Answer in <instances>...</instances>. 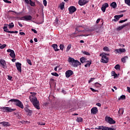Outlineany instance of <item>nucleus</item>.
I'll return each mask as SVG.
<instances>
[{
    "instance_id": "nucleus-1",
    "label": "nucleus",
    "mask_w": 130,
    "mask_h": 130,
    "mask_svg": "<svg viewBox=\"0 0 130 130\" xmlns=\"http://www.w3.org/2000/svg\"><path fill=\"white\" fill-rule=\"evenodd\" d=\"M30 101L32 103L34 106L36 108V109H40V104L39 103V101L37 100V98L36 96H31L29 98Z\"/></svg>"
},
{
    "instance_id": "nucleus-2",
    "label": "nucleus",
    "mask_w": 130,
    "mask_h": 130,
    "mask_svg": "<svg viewBox=\"0 0 130 130\" xmlns=\"http://www.w3.org/2000/svg\"><path fill=\"white\" fill-rule=\"evenodd\" d=\"M9 102H14V105L21 108V109H24V105H23V103L18 99H11L9 100Z\"/></svg>"
},
{
    "instance_id": "nucleus-3",
    "label": "nucleus",
    "mask_w": 130,
    "mask_h": 130,
    "mask_svg": "<svg viewBox=\"0 0 130 130\" xmlns=\"http://www.w3.org/2000/svg\"><path fill=\"white\" fill-rule=\"evenodd\" d=\"M69 62L72 64L73 67L74 68H77L79 66H81V62L79 61L78 60H75L74 58L69 57L68 59Z\"/></svg>"
},
{
    "instance_id": "nucleus-4",
    "label": "nucleus",
    "mask_w": 130,
    "mask_h": 130,
    "mask_svg": "<svg viewBox=\"0 0 130 130\" xmlns=\"http://www.w3.org/2000/svg\"><path fill=\"white\" fill-rule=\"evenodd\" d=\"M0 109H1V111H2V112L10 113L16 111V109H12V108L8 107H1Z\"/></svg>"
},
{
    "instance_id": "nucleus-5",
    "label": "nucleus",
    "mask_w": 130,
    "mask_h": 130,
    "mask_svg": "<svg viewBox=\"0 0 130 130\" xmlns=\"http://www.w3.org/2000/svg\"><path fill=\"white\" fill-rule=\"evenodd\" d=\"M115 127H109L105 126H99L95 128V129H102V130H116Z\"/></svg>"
},
{
    "instance_id": "nucleus-6",
    "label": "nucleus",
    "mask_w": 130,
    "mask_h": 130,
    "mask_svg": "<svg viewBox=\"0 0 130 130\" xmlns=\"http://www.w3.org/2000/svg\"><path fill=\"white\" fill-rule=\"evenodd\" d=\"M105 121L108 122V123H109V124H114L116 122L112 118L108 116H106Z\"/></svg>"
},
{
    "instance_id": "nucleus-7",
    "label": "nucleus",
    "mask_w": 130,
    "mask_h": 130,
    "mask_svg": "<svg viewBox=\"0 0 130 130\" xmlns=\"http://www.w3.org/2000/svg\"><path fill=\"white\" fill-rule=\"evenodd\" d=\"M100 56H102V59L101 60V62H103V63H107V62H108V57L105 55H103V53L100 54Z\"/></svg>"
},
{
    "instance_id": "nucleus-8",
    "label": "nucleus",
    "mask_w": 130,
    "mask_h": 130,
    "mask_svg": "<svg viewBox=\"0 0 130 130\" xmlns=\"http://www.w3.org/2000/svg\"><path fill=\"white\" fill-rule=\"evenodd\" d=\"M32 18L31 15H25L21 17V20H23V21H31Z\"/></svg>"
},
{
    "instance_id": "nucleus-9",
    "label": "nucleus",
    "mask_w": 130,
    "mask_h": 130,
    "mask_svg": "<svg viewBox=\"0 0 130 130\" xmlns=\"http://www.w3.org/2000/svg\"><path fill=\"white\" fill-rule=\"evenodd\" d=\"M66 78H70L71 76H73L74 75V72L71 70H67L65 73Z\"/></svg>"
},
{
    "instance_id": "nucleus-10",
    "label": "nucleus",
    "mask_w": 130,
    "mask_h": 130,
    "mask_svg": "<svg viewBox=\"0 0 130 130\" xmlns=\"http://www.w3.org/2000/svg\"><path fill=\"white\" fill-rule=\"evenodd\" d=\"M7 52H10L9 54L10 56L12 57V58H15L16 57V54H15V51L14 50L9 49L7 50Z\"/></svg>"
},
{
    "instance_id": "nucleus-11",
    "label": "nucleus",
    "mask_w": 130,
    "mask_h": 130,
    "mask_svg": "<svg viewBox=\"0 0 130 130\" xmlns=\"http://www.w3.org/2000/svg\"><path fill=\"white\" fill-rule=\"evenodd\" d=\"M126 50L124 48H120V49H117L114 50V52H115L116 54H117V53H122L123 52H125Z\"/></svg>"
},
{
    "instance_id": "nucleus-12",
    "label": "nucleus",
    "mask_w": 130,
    "mask_h": 130,
    "mask_svg": "<svg viewBox=\"0 0 130 130\" xmlns=\"http://www.w3.org/2000/svg\"><path fill=\"white\" fill-rule=\"evenodd\" d=\"M16 67L19 73H22V64L19 62L16 63Z\"/></svg>"
},
{
    "instance_id": "nucleus-13",
    "label": "nucleus",
    "mask_w": 130,
    "mask_h": 130,
    "mask_svg": "<svg viewBox=\"0 0 130 130\" xmlns=\"http://www.w3.org/2000/svg\"><path fill=\"white\" fill-rule=\"evenodd\" d=\"M24 2L25 4H27V5H30L31 7H35V6H36L35 2H33V1L31 0H24Z\"/></svg>"
},
{
    "instance_id": "nucleus-14",
    "label": "nucleus",
    "mask_w": 130,
    "mask_h": 130,
    "mask_svg": "<svg viewBox=\"0 0 130 130\" xmlns=\"http://www.w3.org/2000/svg\"><path fill=\"white\" fill-rule=\"evenodd\" d=\"M69 14H74L76 11H77V8L75 6H71L69 8Z\"/></svg>"
},
{
    "instance_id": "nucleus-15",
    "label": "nucleus",
    "mask_w": 130,
    "mask_h": 130,
    "mask_svg": "<svg viewBox=\"0 0 130 130\" xmlns=\"http://www.w3.org/2000/svg\"><path fill=\"white\" fill-rule=\"evenodd\" d=\"M0 64L2 66L3 69H7V62L3 59H0Z\"/></svg>"
},
{
    "instance_id": "nucleus-16",
    "label": "nucleus",
    "mask_w": 130,
    "mask_h": 130,
    "mask_svg": "<svg viewBox=\"0 0 130 130\" xmlns=\"http://www.w3.org/2000/svg\"><path fill=\"white\" fill-rule=\"evenodd\" d=\"M89 1L86 0H79L78 1V4L79 6H85V5L88 4Z\"/></svg>"
},
{
    "instance_id": "nucleus-17",
    "label": "nucleus",
    "mask_w": 130,
    "mask_h": 130,
    "mask_svg": "<svg viewBox=\"0 0 130 130\" xmlns=\"http://www.w3.org/2000/svg\"><path fill=\"white\" fill-rule=\"evenodd\" d=\"M109 5L108 3H105V4L103 5L101 8V10L103 13H105L106 11V8H108Z\"/></svg>"
},
{
    "instance_id": "nucleus-18",
    "label": "nucleus",
    "mask_w": 130,
    "mask_h": 130,
    "mask_svg": "<svg viewBox=\"0 0 130 130\" xmlns=\"http://www.w3.org/2000/svg\"><path fill=\"white\" fill-rule=\"evenodd\" d=\"M93 31H95L96 33H101L102 32V28L98 26H95L93 28Z\"/></svg>"
},
{
    "instance_id": "nucleus-19",
    "label": "nucleus",
    "mask_w": 130,
    "mask_h": 130,
    "mask_svg": "<svg viewBox=\"0 0 130 130\" xmlns=\"http://www.w3.org/2000/svg\"><path fill=\"white\" fill-rule=\"evenodd\" d=\"M128 25H129V24L128 23H126L125 24H123L117 27L116 28V30L117 31H120V30H122V29H123L124 27H126V26H128Z\"/></svg>"
},
{
    "instance_id": "nucleus-20",
    "label": "nucleus",
    "mask_w": 130,
    "mask_h": 130,
    "mask_svg": "<svg viewBox=\"0 0 130 130\" xmlns=\"http://www.w3.org/2000/svg\"><path fill=\"white\" fill-rule=\"evenodd\" d=\"M98 112V108L96 107H93L91 109V114H96Z\"/></svg>"
},
{
    "instance_id": "nucleus-21",
    "label": "nucleus",
    "mask_w": 130,
    "mask_h": 130,
    "mask_svg": "<svg viewBox=\"0 0 130 130\" xmlns=\"http://www.w3.org/2000/svg\"><path fill=\"white\" fill-rule=\"evenodd\" d=\"M25 112L28 113V115L31 116L32 115V110H29L28 108L26 107L24 108Z\"/></svg>"
},
{
    "instance_id": "nucleus-22",
    "label": "nucleus",
    "mask_w": 130,
    "mask_h": 130,
    "mask_svg": "<svg viewBox=\"0 0 130 130\" xmlns=\"http://www.w3.org/2000/svg\"><path fill=\"white\" fill-rule=\"evenodd\" d=\"M1 124H2L3 126H10L11 124H10V122H6V121H3L0 123Z\"/></svg>"
},
{
    "instance_id": "nucleus-23",
    "label": "nucleus",
    "mask_w": 130,
    "mask_h": 130,
    "mask_svg": "<svg viewBox=\"0 0 130 130\" xmlns=\"http://www.w3.org/2000/svg\"><path fill=\"white\" fill-rule=\"evenodd\" d=\"M52 47H53L55 51H58L59 50V49H57V44H53V45H52Z\"/></svg>"
},
{
    "instance_id": "nucleus-24",
    "label": "nucleus",
    "mask_w": 130,
    "mask_h": 130,
    "mask_svg": "<svg viewBox=\"0 0 130 130\" xmlns=\"http://www.w3.org/2000/svg\"><path fill=\"white\" fill-rule=\"evenodd\" d=\"M110 6L113 9H115V8L117 7V4H116V3L115 2H113L111 4Z\"/></svg>"
},
{
    "instance_id": "nucleus-25",
    "label": "nucleus",
    "mask_w": 130,
    "mask_h": 130,
    "mask_svg": "<svg viewBox=\"0 0 130 130\" xmlns=\"http://www.w3.org/2000/svg\"><path fill=\"white\" fill-rule=\"evenodd\" d=\"M127 58H128V57L127 56H124V57L122 58H121L122 62H123V63H124L126 59H127Z\"/></svg>"
},
{
    "instance_id": "nucleus-26",
    "label": "nucleus",
    "mask_w": 130,
    "mask_h": 130,
    "mask_svg": "<svg viewBox=\"0 0 130 130\" xmlns=\"http://www.w3.org/2000/svg\"><path fill=\"white\" fill-rule=\"evenodd\" d=\"M7 26H9V29H12V28H14L15 25H14V23L11 22L9 24H7Z\"/></svg>"
},
{
    "instance_id": "nucleus-27",
    "label": "nucleus",
    "mask_w": 130,
    "mask_h": 130,
    "mask_svg": "<svg viewBox=\"0 0 130 130\" xmlns=\"http://www.w3.org/2000/svg\"><path fill=\"white\" fill-rule=\"evenodd\" d=\"M80 60L82 63H84V62H86V60H87V59H85V57H82L80 58Z\"/></svg>"
},
{
    "instance_id": "nucleus-28",
    "label": "nucleus",
    "mask_w": 130,
    "mask_h": 130,
    "mask_svg": "<svg viewBox=\"0 0 130 130\" xmlns=\"http://www.w3.org/2000/svg\"><path fill=\"white\" fill-rule=\"evenodd\" d=\"M3 29L4 32H6L7 33H9V32H10V30H9V29H8L7 26H4Z\"/></svg>"
},
{
    "instance_id": "nucleus-29",
    "label": "nucleus",
    "mask_w": 130,
    "mask_h": 130,
    "mask_svg": "<svg viewBox=\"0 0 130 130\" xmlns=\"http://www.w3.org/2000/svg\"><path fill=\"white\" fill-rule=\"evenodd\" d=\"M76 121H77V122H82L83 121V118L80 117H77Z\"/></svg>"
},
{
    "instance_id": "nucleus-30",
    "label": "nucleus",
    "mask_w": 130,
    "mask_h": 130,
    "mask_svg": "<svg viewBox=\"0 0 130 130\" xmlns=\"http://www.w3.org/2000/svg\"><path fill=\"white\" fill-rule=\"evenodd\" d=\"M124 111L123 108L119 109V110L118 111V113H119V114H123Z\"/></svg>"
},
{
    "instance_id": "nucleus-31",
    "label": "nucleus",
    "mask_w": 130,
    "mask_h": 130,
    "mask_svg": "<svg viewBox=\"0 0 130 130\" xmlns=\"http://www.w3.org/2000/svg\"><path fill=\"white\" fill-rule=\"evenodd\" d=\"M115 19H113V21H114L115 22H117V21H118V20H119V16H118V15H115L114 16Z\"/></svg>"
},
{
    "instance_id": "nucleus-32",
    "label": "nucleus",
    "mask_w": 130,
    "mask_h": 130,
    "mask_svg": "<svg viewBox=\"0 0 130 130\" xmlns=\"http://www.w3.org/2000/svg\"><path fill=\"white\" fill-rule=\"evenodd\" d=\"M125 100V95H122L120 96V98L118 99V100Z\"/></svg>"
},
{
    "instance_id": "nucleus-33",
    "label": "nucleus",
    "mask_w": 130,
    "mask_h": 130,
    "mask_svg": "<svg viewBox=\"0 0 130 130\" xmlns=\"http://www.w3.org/2000/svg\"><path fill=\"white\" fill-rule=\"evenodd\" d=\"M91 63L92 62L88 61V62L86 64H85L84 67H85V68H87V67H90Z\"/></svg>"
},
{
    "instance_id": "nucleus-34",
    "label": "nucleus",
    "mask_w": 130,
    "mask_h": 130,
    "mask_svg": "<svg viewBox=\"0 0 130 130\" xmlns=\"http://www.w3.org/2000/svg\"><path fill=\"white\" fill-rule=\"evenodd\" d=\"M112 76L114 77V78H115L117 77V74L115 73V72L113 71L112 72Z\"/></svg>"
},
{
    "instance_id": "nucleus-35",
    "label": "nucleus",
    "mask_w": 130,
    "mask_h": 130,
    "mask_svg": "<svg viewBox=\"0 0 130 130\" xmlns=\"http://www.w3.org/2000/svg\"><path fill=\"white\" fill-rule=\"evenodd\" d=\"M115 69L116 70H120V65L119 64H116L115 66Z\"/></svg>"
},
{
    "instance_id": "nucleus-36",
    "label": "nucleus",
    "mask_w": 130,
    "mask_h": 130,
    "mask_svg": "<svg viewBox=\"0 0 130 130\" xmlns=\"http://www.w3.org/2000/svg\"><path fill=\"white\" fill-rule=\"evenodd\" d=\"M26 61L27 63H28V64H29L30 66H32V62H31V60H30L29 59H27Z\"/></svg>"
},
{
    "instance_id": "nucleus-37",
    "label": "nucleus",
    "mask_w": 130,
    "mask_h": 130,
    "mask_svg": "<svg viewBox=\"0 0 130 130\" xmlns=\"http://www.w3.org/2000/svg\"><path fill=\"white\" fill-rule=\"evenodd\" d=\"M71 48H72V45L71 44L69 45L67 48L66 51H69Z\"/></svg>"
},
{
    "instance_id": "nucleus-38",
    "label": "nucleus",
    "mask_w": 130,
    "mask_h": 130,
    "mask_svg": "<svg viewBox=\"0 0 130 130\" xmlns=\"http://www.w3.org/2000/svg\"><path fill=\"white\" fill-rule=\"evenodd\" d=\"M125 4L128 5V6H130V0H124Z\"/></svg>"
},
{
    "instance_id": "nucleus-39",
    "label": "nucleus",
    "mask_w": 130,
    "mask_h": 130,
    "mask_svg": "<svg viewBox=\"0 0 130 130\" xmlns=\"http://www.w3.org/2000/svg\"><path fill=\"white\" fill-rule=\"evenodd\" d=\"M6 47H7V45H6V44H3V45L0 46V49H4V48H5Z\"/></svg>"
},
{
    "instance_id": "nucleus-40",
    "label": "nucleus",
    "mask_w": 130,
    "mask_h": 130,
    "mask_svg": "<svg viewBox=\"0 0 130 130\" xmlns=\"http://www.w3.org/2000/svg\"><path fill=\"white\" fill-rule=\"evenodd\" d=\"M103 50L104 51H109V48H108V47H105L104 48H103Z\"/></svg>"
},
{
    "instance_id": "nucleus-41",
    "label": "nucleus",
    "mask_w": 130,
    "mask_h": 130,
    "mask_svg": "<svg viewBox=\"0 0 130 130\" xmlns=\"http://www.w3.org/2000/svg\"><path fill=\"white\" fill-rule=\"evenodd\" d=\"M51 75L52 76H54L55 77H58V76H59L58 74H57V73H55H55H52Z\"/></svg>"
},
{
    "instance_id": "nucleus-42",
    "label": "nucleus",
    "mask_w": 130,
    "mask_h": 130,
    "mask_svg": "<svg viewBox=\"0 0 130 130\" xmlns=\"http://www.w3.org/2000/svg\"><path fill=\"white\" fill-rule=\"evenodd\" d=\"M59 47L61 50H63V49L64 48V46L63 45L60 44Z\"/></svg>"
},
{
    "instance_id": "nucleus-43",
    "label": "nucleus",
    "mask_w": 130,
    "mask_h": 130,
    "mask_svg": "<svg viewBox=\"0 0 130 130\" xmlns=\"http://www.w3.org/2000/svg\"><path fill=\"white\" fill-rule=\"evenodd\" d=\"M43 3L45 7H46L47 6V1H46V0H43Z\"/></svg>"
},
{
    "instance_id": "nucleus-44",
    "label": "nucleus",
    "mask_w": 130,
    "mask_h": 130,
    "mask_svg": "<svg viewBox=\"0 0 130 130\" xmlns=\"http://www.w3.org/2000/svg\"><path fill=\"white\" fill-rule=\"evenodd\" d=\"M83 54H85V55H90V53L87 51H83Z\"/></svg>"
},
{
    "instance_id": "nucleus-45",
    "label": "nucleus",
    "mask_w": 130,
    "mask_h": 130,
    "mask_svg": "<svg viewBox=\"0 0 130 130\" xmlns=\"http://www.w3.org/2000/svg\"><path fill=\"white\" fill-rule=\"evenodd\" d=\"M4 3H6V4H12V2L9 1L8 0H3Z\"/></svg>"
},
{
    "instance_id": "nucleus-46",
    "label": "nucleus",
    "mask_w": 130,
    "mask_h": 130,
    "mask_svg": "<svg viewBox=\"0 0 130 130\" xmlns=\"http://www.w3.org/2000/svg\"><path fill=\"white\" fill-rule=\"evenodd\" d=\"M126 21H127V19L122 20H120V21H119V23H124V22H126Z\"/></svg>"
},
{
    "instance_id": "nucleus-47",
    "label": "nucleus",
    "mask_w": 130,
    "mask_h": 130,
    "mask_svg": "<svg viewBox=\"0 0 130 130\" xmlns=\"http://www.w3.org/2000/svg\"><path fill=\"white\" fill-rule=\"evenodd\" d=\"M101 85L100 84H99L98 82H96V83H95V87H100Z\"/></svg>"
},
{
    "instance_id": "nucleus-48",
    "label": "nucleus",
    "mask_w": 130,
    "mask_h": 130,
    "mask_svg": "<svg viewBox=\"0 0 130 130\" xmlns=\"http://www.w3.org/2000/svg\"><path fill=\"white\" fill-rule=\"evenodd\" d=\"M8 79L9 80V81H12V79H13V77H12L10 75H8Z\"/></svg>"
},
{
    "instance_id": "nucleus-49",
    "label": "nucleus",
    "mask_w": 130,
    "mask_h": 130,
    "mask_svg": "<svg viewBox=\"0 0 130 130\" xmlns=\"http://www.w3.org/2000/svg\"><path fill=\"white\" fill-rule=\"evenodd\" d=\"M60 8L61 10H63V9L64 8V5L63 4L61 5L60 6Z\"/></svg>"
},
{
    "instance_id": "nucleus-50",
    "label": "nucleus",
    "mask_w": 130,
    "mask_h": 130,
    "mask_svg": "<svg viewBox=\"0 0 130 130\" xmlns=\"http://www.w3.org/2000/svg\"><path fill=\"white\" fill-rule=\"evenodd\" d=\"M31 31H32L34 33H35V34H37V30H36V29L32 28Z\"/></svg>"
},
{
    "instance_id": "nucleus-51",
    "label": "nucleus",
    "mask_w": 130,
    "mask_h": 130,
    "mask_svg": "<svg viewBox=\"0 0 130 130\" xmlns=\"http://www.w3.org/2000/svg\"><path fill=\"white\" fill-rule=\"evenodd\" d=\"M90 89H91V90L92 91V92H97V90H95L94 89H93V88L92 87H90Z\"/></svg>"
},
{
    "instance_id": "nucleus-52",
    "label": "nucleus",
    "mask_w": 130,
    "mask_h": 130,
    "mask_svg": "<svg viewBox=\"0 0 130 130\" xmlns=\"http://www.w3.org/2000/svg\"><path fill=\"white\" fill-rule=\"evenodd\" d=\"M55 22L56 23V24H58V18H56L55 20Z\"/></svg>"
},
{
    "instance_id": "nucleus-53",
    "label": "nucleus",
    "mask_w": 130,
    "mask_h": 130,
    "mask_svg": "<svg viewBox=\"0 0 130 130\" xmlns=\"http://www.w3.org/2000/svg\"><path fill=\"white\" fill-rule=\"evenodd\" d=\"M93 80H95V78H91L90 80L88 81V83L90 84L91 82H93Z\"/></svg>"
},
{
    "instance_id": "nucleus-54",
    "label": "nucleus",
    "mask_w": 130,
    "mask_h": 130,
    "mask_svg": "<svg viewBox=\"0 0 130 130\" xmlns=\"http://www.w3.org/2000/svg\"><path fill=\"white\" fill-rule=\"evenodd\" d=\"M9 13H15V14H17V12H16L14 11H13V10H10V11H9Z\"/></svg>"
},
{
    "instance_id": "nucleus-55",
    "label": "nucleus",
    "mask_w": 130,
    "mask_h": 130,
    "mask_svg": "<svg viewBox=\"0 0 130 130\" xmlns=\"http://www.w3.org/2000/svg\"><path fill=\"white\" fill-rule=\"evenodd\" d=\"M78 36L80 37H81H81H83V36H89V35H86V36L85 35H80L77 36V37H78Z\"/></svg>"
},
{
    "instance_id": "nucleus-56",
    "label": "nucleus",
    "mask_w": 130,
    "mask_h": 130,
    "mask_svg": "<svg viewBox=\"0 0 130 130\" xmlns=\"http://www.w3.org/2000/svg\"><path fill=\"white\" fill-rule=\"evenodd\" d=\"M127 91L128 93H130V87L128 86L127 87Z\"/></svg>"
},
{
    "instance_id": "nucleus-57",
    "label": "nucleus",
    "mask_w": 130,
    "mask_h": 130,
    "mask_svg": "<svg viewBox=\"0 0 130 130\" xmlns=\"http://www.w3.org/2000/svg\"><path fill=\"white\" fill-rule=\"evenodd\" d=\"M19 34H20V35H25V34L24 32H20Z\"/></svg>"
},
{
    "instance_id": "nucleus-58",
    "label": "nucleus",
    "mask_w": 130,
    "mask_h": 130,
    "mask_svg": "<svg viewBox=\"0 0 130 130\" xmlns=\"http://www.w3.org/2000/svg\"><path fill=\"white\" fill-rule=\"evenodd\" d=\"M96 105L97 106H99V107H100L101 106V104H100V103H96Z\"/></svg>"
},
{
    "instance_id": "nucleus-59",
    "label": "nucleus",
    "mask_w": 130,
    "mask_h": 130,
    "mask_svg": "<svg viewBox=\"0 0 130 130\" xmlns=\"http://www.w3.org/2000/svg\"><path fill=\"white\" fill-rule=\"evenodd\" d=\"M100 18H99L98 19H97L96 21V23L98 24V23H99V22H100Z\"/></svg>"
},
{
    "instance_id": "nucleus-60",
    "label": "nucleus",
    "mask_w": 130,
    "mask_h": 130,
    "mask_svg": "<svg viewBox=\"0 0 130 130\" xmlns=\"http://www.w3.org/2000/svg\"><path fill=\"white\" fill-rule=\"evenodd\" d=\"M118 16L119 17V19H120V18H122V17H123V14L118 15Z\"/></svg>"
},
{
    "instance_id": "nucleus-61",
    "label": "nucleus",
    "mask_w": 130,
    "mask_h": 130,
    "mask_svg": "<svg viewBox=\"0 0 130 130\" xmlns=\"http://www.w3.org/2000/svg\"><path fill=\"white\" fill-rule=\"evenodd\" d=\"M16 59H15V58H13L12 59V61H13V62H15V61H16Z\"/></svg>"
},
{
    "instance_id": "nucleus-62",
    "label": "nucleus",
    "mask_w": 130,
    "mask_h": 130,
    "mask_svg": "<svg viewBox=\"0 0 130 130\" xmlns=\"http://www.w3.org/2000/svg\"><path fill=\"white\" fill-rule=\"evenodd\" d=\"M18 24L20 27H23V25L21 24L20 22H18Z\"/></svg>"
},
{
    "instance_id": "nucleus-63",
    "label": "nucleus",
    "mask_w": 130,
    "mask_h": 130,
    "mask_svg": "<svg viewBox=\"0 0 130 130\" xmlns=\"http://www.w3.org/2000/svg\"><path fill=\"white\" fill-rule=\"evenodd\" d=\"M8 33H11V34H13L15 33V31L9 30V31H8Z\"/></svg>"
},
{
    "instance_id": "nucleus-64",
    "label": "nucleus",
    "mask_w": 130,
    "mask_h": 130,
    "mask_svg": "<svg viewBox=\"0 0 130 130\" xmlns=\"http://www.w3.org/2000/svg\"><path fill=\"white\" fill-rule=\"evenodd\" d=\"M34 41H35V42H38V40H37V38H35Z\"/></svg>"
}]
</instances>
